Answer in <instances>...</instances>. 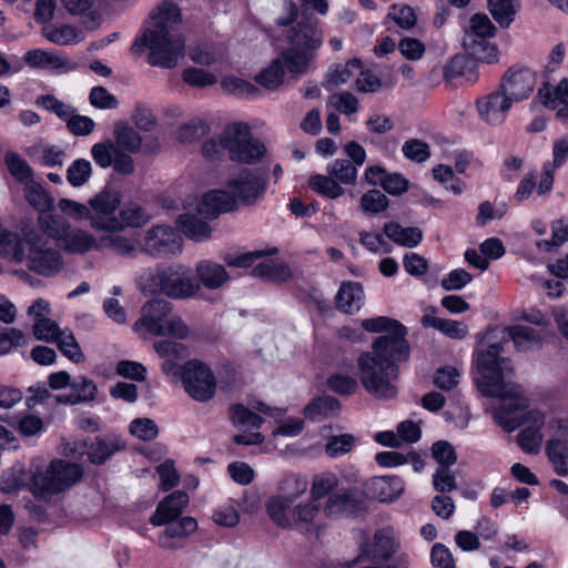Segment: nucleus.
I'll return each mask as SVG.
<instances>
[{"instance_id":"nucleus-1","label":"nucleus","mask_w":568,"mask_h":568,"mask_svg":"<svg viewBox=\"0 0 568 568\" xmlns=\"http://www.w3.org/2000/svg\"><path fill=\"white\" fill-rule=\"evenodd\" d=\"M501 343H490L486 349L477 351L476 366L480 378L478 389L484 396L509 399L494 409L495 422L507 433L528 424L517 436V443L527 454H537L542 443L541 428L545 415L539 410H527L528 398L523 387L510 382L514 368L511 361L503 357Z\"/></svg>"},{"instance_id":"nucleus-2","label":"nucleus","mask_w":568,"mask_h":568,"mask_svg":"<svg viewBox=\"0 0 568 568\" xmlns=\"http://www.w3.org/2000/svg\"><path fill=\"white\" fill-rule=\"evenodd\" d=\"M362 327L382 335L373 341L372 351L357 358L361 384L377 399H393L398 393L395 382L399 376V364L409 359L408 331L399 321L386 316L366 318Z\"/></svg>"},{"instance_id":"nucleus-3","label":"nucleus","mask_w":568,"mask_h":568,"mask_svg":"<svg viewBox=\"0 0 568 568\" xmlns=\"http://www.w3.org/2000/svg\"><path fill=\"white\" fill-rule=\"evenodd\" d=\"M150 18L151 26L145 29L140 43L149 49L151 65L172 69L184 55V39L171 32L172 27L181 22V11L174 2L164 1Z\"/></svg>"},{"instance_id":"nucleus-4","label":"nucleus","mask_w":568,"mask_h":568,"mask_svg":"<svg viewBox=\"0 0 568 568\" xmlns=\"http://www.w3.org/2000/svg\"><path fill=\"white\" fill-rule=\"evenodd\" d=\"M149 281L151 293H161L174 300L190 298L200 292V284L191 276L190 268L181 264L158 268Z\"/></svg>"},{"instance_id":"nucleus-5","label":"nucleus","mask_w":568,"mask_h":568,"mask_svg":"<svg viewBox=\"0 0 568 568\" xmlns=\"http://www.w3.org/2000/svg\"><path fill=\"white\" fill-rule=\"evenodd\" d=\"M223 144L233 162L256 164L266 153L265 144L252 135L246 123L236 122L223 130Z\"/></svg>"},{"instance_id":"nucleus-6","label":"nucleus","mask_w":568,"mask_h":568,"mask_svg":"<svg viewBox=\"0 0 568 568\" xmlns=\"http://www.w3.org/2000/svg\"><path fill=\"white\" fill-rule=\"evenodd\" d=\"M21 234L28 247L26 258L31 271L42 276H52L62 268L60 252L48 247L47 241L33 226L23 225Z\"/></svg>"},{"instance_id":"nucleus-7","label":"nucleus","mask_w":568,"mask_h":568,"mask_svg":"<svg viewBox=\"0 0 568 568\" xmlns=\"http://www.w3.org/2000/svg\"><path fill=\"white\" fill-rule=\"evenodd\" d=\"M83 469L80 465L55 459L43 470L37 469L32 475L33 487L48 494H58L81 479Z\"/></svg>"},{"instance_id":"nucleus-8","label":"nucleus","mask_w":568,"mask_h":568,"mask_svg":"<svg viewBox=\"0 0 568 568\" xmlns=\"http://www.w3.org/2000/svg\"><path fill=\"white\" fill-rule=\"evenodd\" d=\"M181 379L185 392L197 402L210 400L216 389V379L212 371L200 361H189L181 369Z\"/></svg>"},{"instance_id":"nucleus-9","label":"nucleus","mask_w":568,"mask_h":568,"mask_svg":"<svg viewBox=\"0 0 568 568\" xmlns=\"http://www.w3.org/2000/svg\"><path fill=\"white\" fill-rule=\"evenodd\" d=\"M148 207L138 201L129 200L120 204L118 216L110 217L105 223L94 222L95 231L121 233L125 229H140L151 221Z\"/></svg>"},{"instance_id":"nucleus-10","label":"nucleus","mask_w":568,"mask_h":568,"mask_svg":"<svg viewBox=\"0 0 568 568\" xmlns=\"http://www.w3.org/2000/svg\"><path fill=\"white\" fill-rule=\"evenodd\" d=\"M182 245L181 235L168 225H154L144 236V252L156 258H166L181 253Z\"/></svg>"},{"instance_id":"nucleus-11","label":"nucleus","mask_w":568,"mask_h":568,"mask_svg":"<svg viewBox=\"0 0 568 568\" xmlns=\"http://www.w3.org/2000/svg\"><path fill=\"white\" fill-rule=\"evenodd\" d=\"M318 24V19L303 12L301 20L287 33L288 44L316 55V51L324 41L323 31Z\"/></svg>"},{"instance_id":"nucleus-12","label":"nucleus","mask_w":568,"mask_h":568,"mask_svg":"<svg viewBox=\"0 0 568 568\" xmlns=\"http://www.w3.org/2000/svg\"><path fill=\"white\" fill-rule=\"evenodd\" d=\"M536 74L529 68L510 67L503 75L499 88L515 103L527 99L534 91Z\"/></svg>"},{"instance_id":"nucleus-13","label":"nucleus","mask_w":568,"mask_h":568,"mask_svg":"<svg viewBox=\"0 0 568 568\" xmlns=\"http://www.w3.org/2000/svg\"><path fill=\"white\" fill-rule=\"evenodd\" d=\"M266 174H255L250 169L242 170L239 175L227 183L230 192L245 204L256 202L266 191Z\"/></svg>"},{"instance_id":"nucleus-14","label":"nucleus","mask_w":568,"mask_h":568,"mask_svg":"<svg viewBox=\"0 0 568 568\" xmlns=\"http://www.w3.org/2000/svg\"><path fill=\"white\" fill-rule=\"evenodd\" d=\"M367 510L364 498L354 489H346L331 495L324 507L327 517L358 516Z\"/></svg>"},{"instance_id":"nucleus-15","label":"nucleus","mask_w":568,"mask_h":568,"mask_svg":"<svg viewBox=\"0 0 568 568\" xmlns=\"http://www.w3.org/2000/svg\"><path fill=\"white\" fill-rule=\"evenodd\" d=\"M513 101L499 88L476 101L477 111L483 121L493 126L503 124Z\"/></svg>"},{"instance_id":"nucleus-16","label":"nucleus","mask_w":568,"mask_h":568,"mask_svg":"<svg viewBox=\"0 0 568 568\" xmlns=\"http://www.w3.org/2000/svg\"><path fill=\"white\" fill-rule=\"evenodd\" d=\"M91 210V227L95 230L94 222L105 223L110 217H116V210L121 204V193L118 190L104 187L92 196L89 202Z\"/></svg>"},{"instance_id":"nucleus-17","label":"nucleus","mask_w":568,"mask_h":568,"mask_svg":"<svg viewBox=\"0 0 568 568\" xmlns=\"http://www.w3.org/2000/svg\"><path fill=\"white\" fill-rule=\"evenodd\" d=\"M153 348L163 358L162 371L166 375L179 376L182 369L181 362L189 357L187 347L181 342L161 339L154 342Z\"/></svg>"},{"instance_id":"nucleus-18","label":"nucleus","mask_w":568,"mask_h":568,"mask_svg":"<svg viewBox=\"0 0 568 568\" xmlns=\"http://www.w3.org/2000/svg\"><path fill=\"white\" fill-rule=\"evenodd\" d=\"M187 504L189 495L183 490H175L158 504L150 523L153 526H163L172 519H179Z\"/></svg>"},{"instance_id":"nucleus-19","label":"nucleus","mask_w":568,"mask_h":568,"mask_svg":"<svg viewBox=\"0 0 568 568\" xmlns=\"http://www.w3.org/2000/svg\"><path fill=\"white\" fill-rule=\"evenodd\" d=\"M125 448V443L115 434L98 436L87 447L90 463L102 465L114 454Z\"/></svg>"},{"instance_id":"nucleus-20","label":"nucleus","mask_w":568,"mask_h":568,"mask_svg":"<svg viewBox=\"0 0 568 568\" xmlns=\"http://www.w3.org/2000/svg\"><path fill=\"white\" fill-rule=\"evenodd\" d=\"M172 304L164 298L148 301L141 310L140 324L150 333H162L161 325L168 320Z\"/></svg>"},{"instance_id":"nucleus-21","label":"nucleus","mask_w":568,"mask_h":568,"mask_svg":"<svg viewBox=\"0 0 568 568\" xmlns=\"http://www.w3.org/2000/svg\"><path fill=\"white\" fill-rule=\"evenodd\" d=\"M366 491L378 501L389 503L404 491V481L398 476H377L366 483Z\"/></svg>"},{"instance_id":"nucleus-22","label":"nucleus","mask_w":568,"mask_h":568,"mask_svg":"<svg viewBox=\"0 0 568 568\" xmlns=\"http://www.w3.org/2000/svg\"><path fill=\"white\" fill-rule=\"evenodd\" d=\"M236 206L234 195L226 191L213 190L206 192L199 206V214L206 220H212L223 212L233 211Z\"/></svg>"},{"instance_id":"nucleus-23","label":"nucleus","mask_w":568,"mask_h":568,"mask_svg":"<svg viewBox=\"0 0 568 568\" xmlns=\"http://www.w3.org/2000/svg\"><path fill=\"white\" fill-rule=\"evenodd\" d=\"M164 531L159 537V544L164 549H175L174 538H183L197 529V521L190 516L180 517L165 523Z\"/></svg>"},{"instance_id":"nucleus-24","label":"nucleus","mask_w":568,"mask_h":568,"mask_svg":"<svg viewBox=\"0 0 568 568\" xmlns=\"http://www.w3.org/2000/svg\"><path fill=\"white\" fill-rule=\"evenodd\" d=\"M196 277L200 286L209 290H217L230 280V275L223 265L210 260H203L196 264Z\"/></svg>"},{"instance_id":"nucleus-25","label":"nucleus","mask_w":568,"mask_h":568,"mask_svg":"<svg viewBox=\"0 0 568 568\" xmlns=\"http://www.w3.org/2000/svg\"><path fill=\"white\" fill-rule=\"evenodd\" d=\"M420 323L425 327H434L454 339H463L468 335V326L455 320L435 316V308L430 307L423 315Z\"/></svg>"},{"instance_id":"nucleus-26","label":"nucleus","mask_w":568,"mask_h":568,"mask_svg":"<svg viewBox=\"0 0 568 568\" xmlns=\"http://www.w3.org/2000/svg\"><path fill=\"white\" fill-rule=\"evenodd\" d=\"M475 36H464L463 47L467 54L474 61H483L486 63H494L498 60V49L496 44L489 41V38Z\"/></svg>"},{"instance_id":"nucleus-27","label":"nucleus","mask_w":568,"mask_h":568,"mask_svg":"<svg viewBox=\"0 0 568 568\" xmlns=\"http://www.w3.org/2000/svg\"><path fill=\"white\" fill-rule=\"evenodd\" d=\"M364 300V291L359 283L345 282L341 285L336 296L335 304L337 310L353 314L357 312Z\"/></svg>"},{"instance_id":"nucleus-28","label":"nucleus","mask_w":568,"mask_h":568,"mask_svg":"<svg viewBox=\"0 0 568 568\" xmlns=\"http://www.w3.org/2000/svg\"><path fill=\"white\" fill-rule=\"evenodd\" d=\"M277 59H282L283 68H286L292 78H297L308 71L315 54L290 45Z\"/></svg>"},{"instance_id":"nucleus-29","label":"nucleus","mask_w":568,"mask_h":568,"mask_svg":"<svg viewBox=\"0 0 568 568\" xmlns=\"http://www.w3.org/2000/svg\"><path fill=\"white\" fill-rule=\"evenodd\" d=\"M504 333L506 336H503L501 342L506 343L508 339H511L520 352H527L541 345V336L529 326H509L504 329Z\"/></svg>"},{"instance_id":"nucleus-30","label":"nucleus","mask_w":568,"mask_h":568,"mask_svg":"<svg viewBox=\"0 0 568 568\" xmlns=\"http://www.w3.org/2000/svg\"><path fill=\"white\" fill-rule=\"evenodd\" d=\"M477 62L469 55L457 54L445 65L444 77L446 80L464 78L468 83H473L478 78Z\"/></svg>"},{"instance_id":"nucleus-31","label":"nucleus","mask_w":568,"mask_h":568,"mask_svg":"<svg viewBox=\"0 0 568 568\" xmlns=\"http://www.w3.org/2000/svg\"><path fill=\"white\" fill-rule=\"evenodd\" d=\"M383 232L390 241L405 247H415L423 240L420 229L415 226L403 227L397 222L385 223Z\"/></svg>"},{"instance_id":"nucleus-32","label":"nucleus","mask_w":568,"mask_h":568,"mask_svg":"<svg viewBox=\"0 0 568 568\" xmlns=\"http://www.w3.org/2000/svg\"><path fill=\"white\" fill-rule=\"evenodd\" d=\"M320 507V503L313 499L300 503L292 513V528L294 527L303 532L313 531Z\"/></svg>"},{"instance_id":"nucleus-33","label":"nucleus","mask_w":568,"mask_h":568,"mask_svg":"<svg viewBox=\"0 0 568 568\" xmlns=\"http://www.w3.org/2000/svg\"><path fill=\"white\" fill-rule=\"evenodd\" d=\"M98 244L99 240L88 232L70 227L59 245L67 252L83 254L93 248L99 250Z\"/></svg>"},{"instance_id":"nucleus-34","label":"nucleus","mask_w":568,"mask_h":568,"mask_svg":"<svg viewBox=\"0 0 568 568\" xmlns=\"http://www.w3.org/2000/svg\"><path fill=\"white\" fill-rule=\"evenodd\" d=\"M182 233L192 241L202 242L212 235V229L197 214L185 213L178 219Z\"/></svg>"},{"instance_id":"nucleus-35","label":"nucleus","mask_w":568,"mask_h":568,"mask_svg":"<svg viewBox=\"0 0 568 568\" xmlns=\"http://www.w3.org/2000/svg\"><path fill=\"white\" fill-rule=\"evenodd\" d=\"M341 409L339 402L329 395L313 399L304 409L305 416L311 420H321L334 416Z\"/></svg>"},{"instance_id":"nucleus-36","label":"nucleus","mask_w":568,"mask_h":568,"mask_svg":"<svg viewBox=\"0 0 568 568\" xmlns=\"http://www.w3.org/2000/svg\"><path fill=\"white\" fill-rule=\"evenodd\" d=\"M64 7L71 14H81L82 23L88 30H95L102 17L97 10H91L93 0H63Z\"/></svg>"},{"instance_id":"nucleus-37","label":"nucleus","mask_w":568,"mask_h":568,"mask_svg":"<svg viewBox=\"0 0 568 568\" xmlns=\"http://www.w3.org/2000/svg\"><path fill=\"white\" fill-rule=\"evenodd\" d=\"M252 274L255 277L267 280L274 283H283L292 277L291 268L287 264L275 261H266L257 264Z\"/></svg>"},{"instance_id":"nucleus-38","label":"nucleus","mask_w":568,"mask_h":568,"mask_svg":"<svg viewBox=\"0 0 568 568\" xmlns=\"http://www.w3.org/2000/svg\"><path fill=\"white\" fill-rule=\"evenodd\" d=\"M294 501L290 497L273 496L266 503L270 518L281 528H292L288 510Z\"/></svg>"},{"instance_id":"nucleus-39","label":"nucleus","mask_w":568,"mask_h":568,"mask_svg":"<svg viewBox=\"0 0 568 568\" xmlns=\"http://www.w3.org/2000/svg\"><path fill=\"white\" fill-rule=\"evenodd\" d=\"M24 197L34 210L45 213L53 210L54 200L43 189V186L34 181H29L23 189Z\"/></svg>"},{"instance_id":"nucleus-40","label":"nucleus","mask_w":568,"mask_h":568,"mask_svg":"<svg viewBox=\"0 0 568 568\" xmlns=\"http://www.w3.org/2000/svg\"><path fill=\"white\" fill-rule=\"evenodd\" d=\"M308 186L317 194L327 199H338L345 194L344 187L327 173L313 174L308 178Z\"/></svg>"},{"instance_id":"nucleus-41","label":"nucleus","mask_w":568,"mask_h":568,"mask_svg":"<svg viewBox=\"0 0 568 568\" xmlns=\"http://www.w3.org/2000/svg\"><path fill=\"white\" fill-rule=\"evenodd\" d=\"M113 142L115 148L128 153H138L142 146L141 135L126 124H116L114 129Z\"/></svg>"},{"instance_id":"nucleus-42","label":"nucleus","mask_w":568,"mask_h":568,"mask_svg":"<svg viewBox=\"0 0 568 568\" xmlns=\"http://www.w3.org/2000/svg\"><path fill=\"white\" fill-rule=\"evenodd\" d=\"M38 223L41 231L49 237L55 240L58 244L61 243L71 227L70 223L64 217L52 214H41L38 217Z\"/></svg>"},{"instance_id":"nucleus-43","label":"nucleus","mask_w":568,"mask_h":568,"mask_svg":"<svg viewBox=\"0 0 568 568\" xmlns=\"http://www.w3.org/2000/svg\"><path fill=\"white\" fill-rule=\"evenodd\" d=\"M99 250L108 248L124 257L135 256L136 248L130 239L119 233H109L99 239Z\"/></svg>"},{"instance_id":"nucleus-44","label":"nucleus","mask_w":568,"mask_h":568,"mask_svg":"<svg viewBox=\"0 0 568 568\" xmlns=\"http://www.w3.org/2000/svg\"><path fill=\"white\" fill-rule=\"evenodd\" d=\"M326 172L332 175L339 184L355 185L357 181L358 169L354 163L346 159H337L329 163Z\"/></svg>"},{"instance_id":"nucleus-45","label":"nucleus","mask_w":568,"mask_h":568,"mask_svg":"<svg viewBox=\"0 0 568 568\" xmlns=\"http://www.w3.org/2000/svg\"><path fill=\"white\" fill-rule=\"evenodd\" d=\"M285 69L282 59H274L272 63L255 75V81L267 90H276L284 81Z\"/></svg>"},{"instance_id":"nucleus-46","label":"nucleus","mask_w":568,"mask_h":568,"mask_svg":"<svg viewBox=\"0 0 568 568\" xmlns=\"http://www.w3.org/2000/svg\"><path fill=\"white\" fill-rule=\"evenodd\" d=\"M21 236H23L21 234ZM0 245L6 254L10 255L16 262L26 258L27 252L24 237H20L17 233L0 227Z\"/></svg>"},{"instance_id":"nucleus-47","label":"nucleus","mask_w":568,"mask_h":568,"mask_svg":"<svg viewBox=\"0 0 568 568\" xmlns=\"http://www.w3.org/2000/svg\"><path fill=\"white\" fill-rule=\"evenodd\" d=\"M6 165L10 174L20 183L27 185L33 181V170L28 162L16 152H7L4 155Z\"/></svg>"},{"instance_id":"nucleus-48","label":"nucleus","mask_w":568,"mask_h":568,"mask_svg":"<svg viewBox=\"0 0 568 568\" xmlns=\"http://www.w3.org/2000/svg\"><path fill=\"white\" fill-rule=\"evenodd\" d=\"M515 0H488V10L501 28H508L515 19Z\"/></svg>"},{"instance_id":"nucleus-49","label":"nucleus","mask_w":568,"mask_h":568,"mask_svg":"<svg viewBox=\"0 0 568 568\" xmlns=\"http://www.w3.org/2000/svg\"><path fill=\"white\" fill-rule=\"evenodd\" d=\"M546 453L554 466L555 473L559 476H566L568 474V447L555 439H550L546 445Z\"/></svg>"},{"instance_id":"nucleus-50","label":"nucleus","mask_w":568,"mask_h":568,"mask_svg":"<svg viewBox=\"0 0 568 568\" xmlns=\"http://www.w3.org/2000/svg\"><path fill=\"white\" fill-rule=\"evenodd\" d=\"M36 104L55 114L63 122H67L74 111L72 105L64 103L53 94H43L38 97Z\"/></svg>"},{"instance_id":"nucleus-51","label":"nucleus","mask_w":568,"mask_h":568,"mask_svg":"<svg viewBox=\"0 0 568 568\" xmlns=\"http://www.w3.org/2000/svg\"><path fill=\"white\" fill-rule=\"evenodd\" d=\"M209 133V125L201 119H193L176 130V139L181 143H193Z\"/></svg>"},{"instance_id":"nucleus-52","label":"nucleus","mask_w":568,"mask_h":568,"mask_svg":"<svg viewBox=\"0 0 568 568\" xmlns=\"http://www.w3.org/2000/svg\"><path fill=\"white\" fill-rule=\"evenodd\" d=\"M92 175V165L85 159H78L67 170V181L73 187L84 185Z\"/></svg>"},{"instance_id":"nucleus-53","label":"nucleus","mask_w":568,"mask_h":568,"mask_svg":"<svg viewBox=\"0 0 568 568\" xmlns=\"http://www.w3.org/2000/svg\"><path fill=\"white\" fill-rule=\"evenodd\" d=\"M221 85L226 92L237 97L254 98L260 93L258 88L252 82L236 77H225Z\"/></svg>"},{"instance_id":"nucleus-54","label":"nucleus","mask_w":568,"mask_h":568,"mask_svg":"<svg viewBox=\"0 0 568 568\" xmlns=\"http://www.w3.org/2000/svg\"><path fill=\"white\" fill-rule=\"evenodd\" d=\"M24 61L34 68H44L52 65L53 68H63L67 63L65 60L58 55L50 54L43 50L34 49L30 50L24 54Z\"/></svg>"},{"instance_id":"nucleus-55","label":"nucleus","mask_w":568,"mask_h":568,"mask_svg":"<svg viewBox=\"0 0 568 568\" xmlns=\"http://www.w3.org/2000/svg\"><path fill=\"white\" fill-rule=\"evenodd\" d=\"M363 63L359 59L354 58L348 60L345 64H337L327 73V84L341 85L346 83L353 75L351 68L362 69Z\"/></svg>"},{"instance_id":"nucleus-56","label":"nucleus","mask_w":568,"mask_h":568,"mask_svg":"<svg viewBox=\"0 0 568 568\" xmlns=\"http://www.w3.org/2000/svg\"><path fill=\"white\" fill-rule=\"evenodd\" d=\"M538 94L547 108L557 109L560 104H568V79H562L554 91L539 89Z\"/></svg>"},{"instance_id":"nucleus-57","label":"nucleus","mask_w":568,"mask_h":568,"mask_svg":"<svg viewBox=\"0 0 568 568\" xmlns=\"http://www.w3.org/2000/svg\"><path fill=\"white\" fill-rule=\"evenodd\" d=\"M54 343H57L63 355L72 362L81 363L84 359L81 347L71 332L62 331L61 335H59V338H57Z\"/></svg>"},{"instance_id":"nucleus-58","label":"nucleus","mask_w":568,"mask_h":568,"mask_svg":"<svg viewBox=\"0 0 568 568\" xmlns=\"http://www.w3.org/2000/svg\"><path fill=\"white\" fill-rule=\"evenodd\" d=\"M61 333L62 329L49 317H40L33 325V335L39 341L54 343Z\"/></svg>"},{"instance_id":"nucleus-59","label":"nucleus","mask_w":568,"mask_h":568,"mask_svg":"<svg viewBox=\"0 0 568 568\" xmlns=\"http://www.w3.org/2000/svg\"><path fill=\"white\" fill-rule=\"evenodd\" d=\"M118 151L114 143L110 140L99 142L92 145L91 155L94 162L102 169L111 168L114 154Z\"/></svg>"},{"instance_id":"nucleus-60","label":"nucleus","mask_w":568,"mask_h":568,"mask_svg":"<svg viewBox=\"0 0 568 568\" xmlns=\"http://www.w3.org/2000/svg\"><path fill=\"white\" fill-rule=\"evenodd\" d=\"M402 152L405 158L416 163H423L430 156L429 145L419 139L407 140L402 146Z\"/></svg>"},{"instance_id":"nucleus-61","label":"nucleus","mask_w":568,"mask_h":568,"mask_svg":"<svg viewBox=\"0 0 568 568\" xmlns=\"http://www.w3.org/2000/svg\"><path fill=\"white\" fill-rule=\"evenodd\" d=\"M355 443L356 439L351 434L332 436L325 445V452L329 457L336 458L349 453Z\"/></svg>"},{"instance_id":"nucleus-62","label":"nucleus","mask_w":568,"mask_h":568,"mask_svg":"<svg viewBox=\"0 0 568 568\" xmlns=\"http://www.w3.org/2000/svg\"><path fill=\"white\" fill-rule=\"evenodd\" d=\"M496 32V27L485 13H476L470 19L469 30L465 31L464 36H475V38L485 37L493 38Z\"/></svg>"},{"instance_id":"nucleus-63","label":"nucleus","mask_w":568,"mask_h":568,"mask_svg":"<svg viewBox=\"0 0 568 568\" xmlns=\"http://www.w3.org/2000/svg\"><path fill=\"white\" fill-rule=\"evenodd\" d=\"M185 83L194 88H204L216 83V77L200 68H187L182 73Z\"/></svg>"},{"instance_id":"nucleus-64","label":"nucleus","mask_w":568,"mask_h":568,"mask_svg":"<svg viewBox=\"0 0 568 568\" xmlns=\"http://www.w3.org/2000/svg\"><path fill=\"white\" fill-rule=\"evenodd\" d=\"M388 206V199L379 190H371L361 197V207L365 212L373 214L385 211Z\"/></svg>"}]
</instances>
